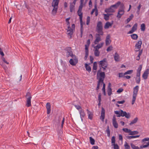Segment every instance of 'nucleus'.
I'll list each match as a JSON object with an SVG mask.
<instances>
[{"label": "nucleus", "mask_w": 149, "mask_h": 149, "mask_svg": "<svg viewBox=\"0 0 149 149\" xmlns=\"http://www.w3.org/2000/svg\"><path fill=\"white\" fill-rule=\"evenodd\" d=\"M99 75L100 77L99 78L98 83L96 90L98 91L100 85L101 86L103 83V81L105 77V74L104 72H101L99 73Z\"/></svg>", "instance_id": "f257e3e1"}, {"label": "nucleus", "mask_w": 149, "mask_h": 149, "mask_svg": "<svg viewBox=\"0 0 149 149\" xmlns=\"http://www.w3.org/2000/svg\"><path fill=\"white\" fill-rule=\"evenodd\" d=\"M59 1V0H53L52 2V6L53 8L52 11V14L53 15H55L57 13Z\"/></svg>", "instance_id": "f03ea898"}, {"label": "nucleus", "mask_w": 149, "mask_h": 149, "mask_svg": "<svg viewBox=\"0 0 149 149\" xmlns=\"http://www.w3.org/2000/svg\"><path fill=\"white\" fill-rule=\"evenodd\" d=\"M115 113L117 115V117H120V116H125L127 118H129L130 117V113H127L125 111H124L123 110H121L120 111H114Z\"/></svg>", "instance_id": "7ed1b4c3"}, {"label": "nucleus", "mask_w": 149, "mask_h": 149, "mask_svg": "<svg viewBox=\"0 0 149 149\" xmlns=\"http://www.w3.org/2000/svg\"><path fill=\"white\" fill-rule=\"evenodd\" d=\"M96 31L101 36L103 35L104 32L103 31V25L101 22L99 21L97 23Z\"/></svg>", "instance_id": "20e7f679"}, {"label": "nucleus", "mask_w": 149, "mask_h": 149, "mask_svg": "<svg viewBox=\"0 0 149 149\" xmlns=\"http://www.w3.org/2000/svg\"><path fill=\"white\" fill-rule=\"evenodd\" d=\"M67 25L68 26L67 30V34L68 35H69L70 36V38H72V35L73 33V30H74L75 29V25L74 24H72L71 28L70 26L69 22H67Z\"/></svg>", "instance_id": "39448f33"}, {"label": "nucleus", "mask_w": 149, "mask_h": 149, "mask_svg": "<svg viewBox=\"0 0 149 149\" xmlns=\"http://www.w3.org/2000/svg\"><path fill=\"white\" fill-rule=\"evenodd\" d=\"M139 87L138 86H136L133 88V97L132 102V104H133L136 100L137 94L139 90Z\"/></svg>", "instance_id": "423d86ee"}, {"label": "nucleus", "mask_w": 149, "mask_h": 149, "mask_svg": "<svg viewBox=\"0 0 149 149\" xmlns=\"http://www.w3.org/2000/svg\"><path fill=\"white\" fill-rule=\"evenodd\" d=\"M124 7L123 5H122L118 10L117 17L118 19L120 18L124 14Z\"/></svg>", "instance_id": "0eeeda50"}, {"label": "nucleus", "mask_w": 149, "mask_h": 149, "mask_svg": "<svg viewBox=\"0 0 149 149\" xmlns=\"http://www.w3.org/2000/svg\"><path fill=\"white\" fill-rule=\"evenodd\" d=\"M26 97V106L27 107H29L31 106V95L30 93L28 92L27 93Z\"/></svg>", "instance_id": "6e6552de"}, {"label": "nucleus", "mask_w": 149, "mask_h": 149, "mask_svg": "<svg viewBox=\"0 0 149 149\" xmlns=\"http://www.w3.org/2000/svg\"><path fill=\"white\" fill-rule=\"evenodd\" d=\"M66 57L68 58L71 57L72 58L73 57H75V55L73 54L72 52V51L71 48L70 47H68L66 48Z\"/></svg>", "instance_id": "1a4fd4ad"}, {"label": "nucleus", "mask_w": 149, "mask_h": 149, "mask_svg": "<svg viewBox=\"0 0 149 149\" xmlns=\"http://www.w3.org/2000/svg\"><path fill=\"white\" fill-rule=\"evenodd\" d=\"M78 60L76 56L73 57L71 58L69 61L70 63L72 66H75L77 63Z\"/></svg>", "instance_id": "9d476101"}, {"label": "nucleus", "mask_w": 149, "mask_h": 149, "mask_svg": "<svg viewBox=\"0 0 149 149\" xmlns=\"http://www.w3.org/2000/svg\"><path fill=\"white\" fill-rule=\"evenodd\" d=\"M107 61L106 58H104L103 60L100 61L99 62V67H107Z\"/></svg>", "instance_id": "9b49d317"}, {"label": "nucleus", "mask_w": 149, "mask_h": 149, "mask_svg": "<svg viewBox=\"0 0 149 149\" xmlns=\"http://www.w3.org/2000/svg\"><path fill=\"white\" fill-rule=\"evenodd\" d=\"M80 115V118L81 119L82 122L83 121V118H84V117L86 115V114L84 112V109H81L79 111Z\"/></svg>", "instance_id": "f8f14e48"}, {"label": "nucleus", "mask_w": 149, "mask_h": 149, "mask_svg": "<svg viewBox=\"0 0 149 149\" xmlns=\"http://www.w3.org/2000/svg\"><path fill=\"white\" fill-rule=\"evenodd\" d=\"M112 123L113 125L115 128H117L118 127V124L116 121V119L115 115L113 117L112 119Z\"/></svg>", "instance_id": "ddd939ff"}, {"label": "nucleus", "mask_w": 149, "mask_h": 149, "mask_svg": "<svg viewBox=\"0 0 149 149\" xmlns=\"http://www.w3.org/2000/svg\"><path fill=\"white\" fill-rule=\"evenodd\" d=\"M137 23L135 24L133 26L132 29L128 32V34H130L133 33L137 29Z\"/></svg>", "instance_id": "4468645a"}, {"label": "nucleus", "mask_w": 149, "mask_h": 149, "mask_svg": "<svg viewBox=\"0 0 149 149\" xmlns=\"http://www.w3.org/2000/svg\"><path fill=\"white\" fill-rule=\"evenodd\" d=\"M111 84L109 83L107 87V94L109 96L111 95L112 94V90L111 88Z\"/></svg>", "instance_id": "2eb2a0df"}, {"label": "nucleus", "mask_w": 149, "mask_h": 149, "mask_svg": "<svg viewBox=\"0 0 149 149\" xmlns=\"http://www.w3.org/2000/svg\"><path fill=\"white\" fill-rule=\"evenodd\" d=\"M100 35H101L100 34H99L98 33L96 34V39L94 42L95 44H97L99 41H101V38Z\"/></svg>", "instance_id": "dca6fc26"}, {"label": "nucleus", "mask_w": 149, "mask_h": 149, "mask_svg": "<svg viewBox=\"0 0 149 149\" xmlns=\"http://www.w3.org/2000/svg\"><path fill=\"white\" fill-rule=\"evenodd\" d=\"M149 74V69H146L142 75L143 78L145 79H147Z\"/></svg>", "instance_id": "f3484780"}, {"label": "nucleus", "mask_w": 149, "mask_h": 149, "mask_svg": "<svg viewBox=\"0 0 149 149\" xmlns=\"http://www.w3.org/2000/svg\"><path fill=\"white\" fill-rule=\"evenodd\" d=\"M115 11L114 8H112L111 6L108 8H106L105 10V12L106 13H113Z\"/></svg>", "instance_id": "a211bd4d"}, {"label": "nucleus", "mask_w": 149, "mask_h": 149, "mask_svg": "<svg viewBox=\"0 0 149 149\" xmlns=\"http://www.w3.org/2000/svg\"><path fill=\"white\" fill-rule=\"evenodd\" d=\"M46 108L47 109V113L49 114L51 112V105L48 102L46 104Z\"/></svg>", "instance_id": "6ab92c4d"}, {"label": "nucleus", "mask_w": 149, "mask_h": 149, "mask_svg": "<svg viewBox=\"0 0 149 149\" xmlns=\"http://www.w3.org/2000/svg\"><path fill=\"white\" fill-rule=\"evenodd\" d=\"M110 36L109 35H108L107 36L105 40V43L106 45H108L110 43L111 40L110 39Z\"/></svg>", "instance_id": "aec40b11"}, {"label": "nucleus", "mask_w": 149, "mask_h": 149, "mask_svg": "<svg viewBox=\"0 0 149 149\" xmlns=\"http://www.w3.org/2000/svg\"><path fill=\"white\" fill-rule=\"evenodd\" d=\"M94 12H95V16H97L98 14V12L96 5L95 6V8L93 9L91 12V14L93 15Z\"/></svg>", "instance_id": "412c9836"}, {"label": "nucleus", "mask_w": 149, "mask_h": 149, "mask_svg": "<svg viewBox=\"0 0 149 149\" xmlns=\"http://www.w3.org/2000/svg\"><path fill=\"white\" fill-rule=\"evenodd\" d=\"M112 25V23H110L109 22H107L105 23L104 28L105 29H108L110 27H111Z\"/></svg>", "instance_id": "4be33fe9"}, {"label": "nucleus", "mask_w": 149, "mask_h": 149, "mask_svg": "<svg viewBox=\"0 0 149 149\" xmlns=\"http://www.w3.org/2000/svg\"><path fill=\"white\" fill-rule=\"evenodd\" d=\"M82 10L78 9L77 11V14L79 17L80 21L81 22H82V13H81Z\"/></svg>", "instance_id": "5701e85b"}, {"label": "nucleus", "mask_w": 149, "mask_h": 149, "mask_svg": "<svg viewBox=\"0 0 149 149\" xmlns=\"http://www.w3.org/2000/svg\"><path fill=\"white\" fill-rule=\"evenodd\" d=\"M86 111L87 112V113L88 115V118L91 120H92L93 118V113L87 109H86Z\"/></svg>", "instance_id": "b1692460"}, {"label": "nucleus", "mask_w": 149, "mask_h": 149, "mask_svg": "<svg viewBox=\"0 0 149 149\" xmlns=\"http://www.w3.org/2000/svg\"><path fill=\"white\" fill-rule=\"evenodd\" d=\"M114 58L116 61H119L120 60V56L119 54L116 52L114 54Z\"/></svg>", "instance_id": "393cba45"}, {"label": "nucleus", "mask_w": 149, "mask_h": 149, "mask_svg": "<svg viewBox=\"0 0 149 149\" xmlns=\"http://www.w3.org/2000/svg\"><path fill=\"white\" fill-rule=\"evenodd\" d=\"M142 44V42L141 40L139 41L136 44L135 47L138 48H141V46Z\"/></svg>", "instance_id": "a878e982"}, {"label": "nucleus", "mask_w": 149, "mask_h": 149, "mask_svg": "<svg viewBox=\"0 0 149 149\" xmlns=\"http://www.w3.org/2000/svg\"><path fill=\"white\" fill-rule=\"evenodd\" d=\"M75 5L72 3H70V10L71 12H73L74 9V7Z\"/></svg>", "instance_id": "bb28decb"}, {"label": "nucleus", "mask_w": 149, "mask_h": 149, "mask_svg": "<svg viewBox=\"0 0 149 149\" xmlns=\"http://www.w3.org/2000/svg\"><path fill=\"white\" fill-rule=\"evenodd\" d=\"M120 4V1H118L117 3H116L115 4L111 5V6L112 8L115 9H116L119 6Z\"/></svg>", "instance_id": "cd10ccee"}, {"label": "nucleus", "mask_w": 149, "mask_h": 149, "mask_svg": "<svg viewBox=\"0 0 149 149\" xmlns=\"http://www.w3.org/2000/svg\"><path fill=\"white\" fill-rule=\"evenodd\" d=\"M112 15V14L107 13V14H103V15H104V19L106 20H108L109 19V16Z\"/></svg>", "instance_id": "c85d7f7f"}, {"label": "nucleus", "mask_w": 149, "mask_h": 149, "mask_svg": "<svg viewBox=\"0 0 149 149\" xmlns=\"http://www.w3.org/2000/svg\"><path fill=\"white\" fill-rule=\"evenodd\" d=\"M104 44L103 42L97 45V46H95L94 47V48L95 49H97L98 50L100 48H101L103 46V45Z\"/></svg>", "instance_id": "c756f323"}, {"label": "nucleus", "mask_w": 149, "mask_h": 149, "mask_svg": "<svg viewBox=\"0 0 149 149\" xmlns=\"http://www.w3.org/2000/svg\"><path fill=\"white\" fill-rule=\"evenodd\" d=\"M140 135H136L134 136H126V137L127 139H132L135 138L139 137Z\"/></svg>", "instance_id": "7c9ffc66"}, {"label": "nucleus", "mask_w": 149, "mask_h": 149, "mask_svg": "<svg viewBox=\"0 0 149 149\" xmlns=\"http://www.w3.org/2000/svg\"><path fill=\"white\" fill-rule=\"evenodd\" d=\"M85 66L86 67V70L87 71L89 72H90L91 71V67L88 64H87V63H86L85 64Z\"/></svg>", "instance_id": "2f4dec72"}, {"label": "nucleus", "mask_w": 149, "mask_h": 149, "mask_svg": "<svg viewBox=\"0 0 149 149\" xmlns=\"http://www.w3.org/2000/svg\"><path fill=\"white\" fill-rule=\"evenodd\" d=\"M131 38L134 40H136L138 37L137 35L136 34H133L131 35Z\"/></svg>", "instance_id": "473e14b6"}, {"label": "nucleus", "mask_w": 149, "mask_h": 149, "mask_svg": "<svg viewBox=\"0 0 149 149\" xmlns=\"http://www.w3.org/2000/svg\"><path fill=\"white\" fill-rule=\"evenodd\" d=\"M115 137L114 136H113L111 138V146L116 144Z\"/></svg>", "instance_id": "72a5a7b5"}, {"label": "nucleus", "mask_w": 149, "mask_h": 149, "mask_svg": "<svg viewBox=\"0 0 149 149\" xmlns=\"http://www.w3.org/2000/svg\"><path fill=\"white\" fill-rule=\"evenodd\" d=\"M100 52L97 49H95L94 51V54L96 56H99Z\"/></svg>", "instance_id": "f704fd0d"}, {"label": "nucleus", "mask_w": 149, "mask_h": 149, "mask_svg": "<svg viewBox=\"0 0 149 149\" xmlns=\"http://www.w3.org/2000/svg\"><path fill=\"white\" fill-rule=\"evenodd\" d=\"M143 52V50L141 49L139 51L138 56L136 57V60L139 61L140 58V56L141 55Z\"/></svg>", "instance_id": "c9c22d12"}, {"label": "nucleus", "mask_w": 149, "mask_h": 149, "mask_svg": "<svg viewBox=\"0 0 149 149\" xmlns=\"http://www.w3.org/2000/svg\"><path fill=\"white\" fill-rule=\"evenodd\" d=\"M102 84H103V87L102 89V91L103 92V93H104V95H106V93L105 92V84L104 83Z\"/></svg>", "instance_id": "e433bc0d"}, {"label": "nucleus", "mask_w": 149, "mask_h": 149, "mask_svg": "<svg viewBox=\"0 0 149 149\" xmlns=\"http://www.w3.org/2000/svg\"><path fill=\"white\" fill-rule=\"evenodd\" d=\"M97 68V64L96 62H94L93 63V69L94 70H95V72L96 71V70Z\"/></svg>", "instance_id": "4c0bfd02"}, {"label": "nucleus", "mask_w": 149, "mask_h": 149, "mask_svg": "<svg viewBox=\"0 0 149 149\" xmlns=\"http://www.w3.org/2000/svg\"><path fill=\"white\" fill-rule=\"evenodd\" d=\"M146 29L145 24L144 23L142 24L141 25V31H144Z\"/></svg>", "instance_id": "58836bf2"}, {"label": "nucleus", "mask_w": 149, "mask_h": 149, "mask_svg": "<svg viewBox=\"0 0 149 149\" xmlns=\"http://www.w3.org/2000/svg\"><path fill=\"white\" fill-rule=\"evenodd\" d=\"M139 132L136 131H132L131 130L130 133H129L130 135H134L138 134Z\"/></svg>", "instance_id": "ea45409f"}, {"label": "nucleus", "mask_w": 149, "mask_h": 149, "mask_svg": "<svg viewBox=\"0 0 149 149\" xmlns=\"http://www.w3.org/2000/svg\"><path fill=\"white\" fill-rule=\"evenodd\" d=\"M138 119L137 118H135L131 123H130V125H131L134 124L136 123Z\"/></svg>", "instance_id": "a19ab883"}, {"label": "nucleus", "mask_w": 149, "mask_h": 149, "mask_svg": "<svg viewBox=\"0 0 149 149\" xmlns=\"http://www.w3.org/2000/svg\"><path fill=\"white\" fill-rule=\"evenodd\" d=\"M90 143L92 145H94L95 144V140L92 137H90L89 138Z\"/></svg>", "instance_id": "79ce46f5"}, {"label": "nucleus", "mask_w": 149, "mask_h": 149, "mask_svg": "<svg viewBox=\"0 0 149 149\" xmlns=\"http://www.w3.org/2000/svg\"><path fill=\"white\" fill-rule=\"evenodd\" d=\"M134 15L133 14H131L129 18L127 19V23H128L133 17Z\"/></svg>", "instance_id": "37998d69"}, {"label": "nucleus", "mask_w": 149, "mask_h": 149, "mask_svg": "<svg viewBox=\"0 0 149 149\" xmlns=\"http://www.w3.org/2000/svg\"><path fill=\"white\" fill-rule=\"evenodd\" d=\"M125 149H130V146L128 145L127 142H125L124 144Z\"/></svg>", "instance_id": "c03bdc74"}, {"label": "nucleus", "mask_w": 149, "mask_h": 149, "mask_svg": "<svg viewBox=\"0 0 149 149\" xmlns=\"http://www.w3.org/2000/svg\"><path fill=\"white\" fill-rule=\"evenodd\" d=\"M73 105L76 108V109L79 111H80L81 109H82L81 107L79 105H76L75 104H74Z\"/></svg>", "instance_id": "a18cd8bd"}, {"label": "nucleus", "mask_w": 149, "mask_h": 149, "mask_svg": "<svg viewBox=\"0 0 149 149\" xmlns=\"http://www.w3.org/2000/svg\"><path fill=\"white\" fill-rule=\"evenodd\" d=\"M131 146L133 149H140L139 147L136 146L134 144L132 143L131 144Z\"/></svg>", "instance_id": "49530a36"}, {"label": "nucleus", "mask_w": 149, "mask_h": 149, "mask_svg": "<svg viewBox=\"0 0 149 149\" xmlns=\"http://www.w3.org/2000/svg\"><path fill=\"white\" fill-rule=\"evenodd\" d=\"M123 131L126 133H130L131 130L127 128H124L123 129Z\"/></svg>", "instance_id": "de8ad7c7"}, {"label": "nucleus", "mask_w": 149, "mask_h": 149, "mask_svg": "<svg viewBox=\"0 0 149 149\" xmlns=\"http://www.w3.org/2000/svg\"><path fill=\"white\" fill-rule=\"evenodd\" d=\"M133 72V70H129L125 72V75L127 74H132Z\"/></svg>", "instance_id": "09e8293b"}, {"label": "nucleus", "mask_w": 149, "mask_h": 149, "mask_svg": "<svg viewBox=\"0 0 149 149\" xmlns=\"http://www.w3.org/2000/svg\"><path fill=\"white\" fill-rule=\"evenodd\" d=\"M136 81L137 84H139L140 83L141 81L140 77H136Z\"/></svg>", "instance_id": "8fccbe9b"}, {"label": "nucleus", "mask_w": 149, "mask_h": 149, "mask_svg": "<svg viewBox=\"0 0 149 149\" xmlns=\"http://www.w3.org/2000/svg\"><path fill=\"white\" fill-rule=\"evenodd\" d=\"M90 21V17L89 16H88L87 18L86 23L87 25H88L89 24Z\"/></svg>", "instance_id": "3c124183"}, {"label": "nucleus", "mask_w": 149, "mask_h": 149, "mask_svg": "<svg viewBox=\"0 0 149 149\" xmlns=\"http://www.w3.org/2000/svg\"><path fill=\"white\" fill-rule=\"evenodd\" d=\"M142 68V65H140L139 66V67H138L137 70V72H141V70Z\"/></svg>", "instance_id": "603ef678"}, {"label": "nucleus", "mask_w": 149, "mask_h": 149, "mask_svg": "<svg viewBox=\"0 0 149 149\" xmlns=\"http://www.w3.org/2000/svg\"><path fill=\"white\" fill-rule=\"evenodd\" d=\"M105 118V115L101 114L100 119L102 121H104Z\"/></svg>", "instance_id": "864d4df0"}, {"label": "nucleus", "mask_w": 149, "mask_h": 149, "mask_svg": "<svg viewBox=\"0 0 149 149\" xmlns=\"http://www.w3.org/2000/svg\"><path fill=\"white\" fill-rule=\"evenodd\" d=\"M113 146L114 149H119V146L117 144L112 145Z\"/></svg>", "instance_id": "5fc2aeb1"}, {"label": "nucleus", "mask_w": 149, "mask_h": 149, "mask_svg": "<svg viewBox=\"0 0 149 149\" xmlns=\"http://www.w3.org/2000/svg\"><path fill=\"white\" fill-rule=\"evenodd\" d=\"M125 75V73H119V77H124V76Z\"/></svg>", "instance_id": "6e6d98bb"}, {"label": "nucleus", "mask_w": 149, "mask_h": 149, "mask_svg": "<svg viewBox=\"0 0 149 149\" xmlns=\"http://www.w3.org/2000/svg\"><path fill=\"white\" fill-rule=\"evenodd\" d=\"M148 147L147 144L146 143V144L145 145H142L140 146V147L141 148H144L146 147Z\"/></svg>", "instance_id": "4d7b16f0"}, {"label": "nucleus", "mask_w": 149, "mask_h": 149, "mask_svg": "<svg viewBox=\"0 0 149 149\" xmlns=\"http://www.w3.org/2000/svg\"><path fill=\"white\" fill-rule=\"evenodd\" d=\"M83 6V3H80V4L79 6L78 9H79L80 10H82V7Z\"/></svg>", "instance_id": "13d9d810"}, {"label": "nucleus", "mask_w": 149, "mask_h": 149, "mask_svg": "<svg viewBox=\"0 0 149 149\" xmlns=\"http://www.w3.org/2000/svg\"><path fill=\"white\" fill-rule=\"evenodd\" d=\"M123 91V89L122 88H120L117 91V92L118 93H120Z\"/></svg>", "instance_id": "bf43d9fd"}, {"label": "nucleus", "mask_w": 149, "mask_h": 149, "mask_svg": "<svg viewBox=\"0 0 149 149\" xmlns=\"http://www.w3.org/2000/svg\"><path fill=\"white\" fill-rule=\"evenodd\" d=\"M112 49V46H110L107 49V52H109L111 51Z\"/></svg>", "instance_id": "052dcab7"}, {"label": "nucleus", "mask_w": 149, "mask_h": 149, "mask_svg": "<svg viewBox=\"0 0 149 149\" xmlns=\"http://www.w3.org/2000/svg\"><path fill=\"white\" fill-rule=\"evenodd\" d=\"M88 55V52H85V56L84 57L85 60H86Z\"/></svg>", "instance_id": "680f3d73"}, {"label": "nucleus", "mask_w": 149, "mask_h": 149, "mask_svg": "<svg viewBox=\"0 0 149 149\" xmlns=\"http://www.w3.org/2000/svg\"><path fill=\"white\" fill-rule=\"evenodd\" d=\"M105 110L104 109L103 107H102V111H101V114L105 115Z\"/></svg>", "instance_id": "e2e57ef3"}, {"label": "nucleus", "mask_w": 149, "mask_h": 149, "mask_svg": "<svg viewBox=\"0 0 149 149\" xmlns=\"http://www.w3.org/2000/svg\"><path fill=\"white\" fill-rule=\"evenodd\" d=\"M101 95L100 93L98 95V98L99 102H101Z\"/></svg>", "instance_id": "0e129e2a"}, {"label": "nucleus", "mask_w": 149, "mask_h": 149, "mask_svg": "<svg viewBox=\"0 0 149 149\" xmlns=\"http://www.w3.org/2000/svg\"><path fill=\"white\" fill-rule=\"evenodd\" d=\"M125 102V101L124 100H123L121 101H118L117 102V103L119 104H123Z\"/></svg>", "instance_id": "69168bd1"}, {"label": "nucleus", "mask_w": 149, "mask_h": 149, "mask_svg": "<svg viewBox=\"0 0 149 149\" xmlns=\"http://www.w3.org/2000/svg\"><path fill=\"white\" fill-rule=\"evenodd\" d=\"M90 44V40L88 39L87 40V41L86 42V44L85 45H86L87 46H89Z\"/></svg>", "instance_id": "338daca9"}, {"label": "nucleus", "mask_w": 149, "mask_h": 149, "mask_svg": "<svg viewBox=\"0 0 149 149\" xmlns=\"http://www.w3.org/2000/svg\"><path fill=\"white\" fill-rule=\"evenodd\" d=\"M149 141V138H145L143 139L142 140V142H144L145 141Z\"/></svg>", "instance_id": "774afa93"}]
</instances>
